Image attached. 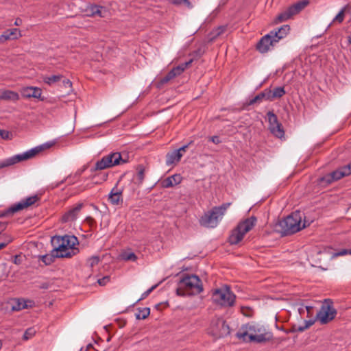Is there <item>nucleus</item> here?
I'll list each match as a JSON object with an SVG mask.
<instances>
[{"mask_svg": "<svg viewBox=\"0 0 351 351\" xmlns=\"http://www.w3.org/2000/svg\"><path fill=\"white\" fill-rule=\"evenodd\" d=\"M237 336L245 341L258 343H266L273 339V334L267 326L254 322L243 326L241 330L237 332Z\"/></svg>", "mask_w": 351, "mask_h": 351, "instance_id": "1", "label": "nucleus"}, {"mask_svg": "<svg viewBox=\"0 0 351 351\" xmlns=\"http://www.w3.org/2000/svg\"><path fill=\"white\" fill-rule=\"evenodd\" d=\"M304 214L300 211H295L279 221L277 226L278 232L282 235L294 234L306 227V221L302 223Z\"/></svg>", "mask_w": 351, "mask_h": 351, "instance_id": "2", "label": "nucleus"}, {"mask_svg": "<svg viewBox=\"0 0 351 351\" xmlns=\"http://www.w3.org/2000/svg\"><path fill=\"white\" fill-rule=\"evenodd\" d=\"M203 291L202 281L196 275H184L178 282L176 293L178 295H193Z\"/></svg>", "mask_w": 351, "mask_h": 351, "instance_id": "3", "label": "nucleus"}, {"mask_svg": "<svg viewBox=\"0 0 351 351\" xmlns=\"http://www.w3.org/2000/svg\"><path fill=\"white\" fill-rule=\"evenodd\" d=\"M230 203H225L220 206H215L211 210L205 213L199 219L202 226L214 228L223 218Z\"/></svg>", "mask_w": 351, "mask_h": 351, "instance_id": "4", "label": "nucleus"}, {"mask_svg": "<svg viewBox=\"0 0 351 351\" xmlns=\"http://www.w3.org/2000/svg\"><path fill=\"white\" fill-rule=\"evenodd\" d=\"M55 145V142H47L40 146H37L32 149H29L23 154L13 156L10 158H6L0 162V169L10 167L19 162L26 160L34 157L37 154L40 152L49 149Z\"/></svg>", "mask_w": 351, "mask_h": 351, "instance_id": "5", "label": "nucleus"}, {"mask_svg": "<svg viewBox=\"0 0 351 351\" xmlns=\"http://www.w3.org/2000/svg\"><path fill=\"white\" fill-rule=\"evenodd\" d=\"M78 244V239L75 236L64 235V239L58 245V249L53 250V253L58 258H71L79 252L75 247Z\"/></svg>", "mask_w": 351, "mask_h": 351, "instance_id": "6", "label": "nucleus"}, {"mask_svg": "<svg viewBox=\"0 0 351 351\" xmlns=\"http://www.w3.org/2000/svg\"><path fill=\"white\" fill-rule=\"evenodd\" d=\"M256 218L251 217L240 222L232 231L228 241L231 245H237L243 238L244 235L249 232L256 224Z\"/></svg>", "mask_w": 351, "mask_h": 351, "instance_id": "7", "label": "nucleus"}, {"mask_svg": "<svg viewBox=\"0 0 351 351\" xmlns=\"http://www.w3.org/2000/svg\"><path fill=\"white\" fill-rule=\"evenodd\" d=\"M128 162V156L124 158L119 152L111 153L98 160L95 163L93 171L103 170L116 165H123Z\"/></svg>", "mask_w": 351, "mask_h": 351, "instance_id": "8", "label": "nucleus"}, {"mask_svg": "<svg viewBox=\"0 0 351 351\" xmlns=\"http://www.w3.org/2000/svg\"><path fill=\"white\" fill-rule=\"evenodd\" d=\"M212 300L213 302L223 306H232L234 304L235 295L227 286L213 291Z\"/></svg>", "mask_w": 351, "mask_h": 351, "instance_id": "9", "label": "nucleus"}, {"mask_svg": "<svg viewBox=\"0 0 351 351\" xmlns=\"http://www.w3.org/2000/svg\"><path fill=\"white\" fill-rule=\"evenodd\" d=\"M308 0L298 1L280 12L274 20L276 23L286 21L300 12L308 4Z\"/></svg>", "mask_w": 351, "mask_h": 351, "instance_id": "10", "label": "nucleus"}, {"mask_svg": "<svg viewBox=\"0 0 351 351\" xmlns=\"http://www.w3.org/2000/svg\"><path fill=\"white\" fill-rule=\"evenodd\" d=\"M337 315V311L332 306V302L328 299L325 300L320 310L317 313L316 318L322 324H327L332 320Z\"/></svg>", "mask_w": 351, "mask_h": 351, "instance_id": "11", "label": "nucleus"}, {"mask_svg": "<svg viewBox=\"0 0 351 351\" xmlns=\"http://www.w3.org/2000/svg\"><path fill=\"white\" fill-rule=\"evenodd\" d=\"M351 174V162L339 167L337 170L332 171L330 173L326 175L325 176L319 179V184H329L333 181L338 180L345 176H348Z\"/></svg>", "mask_w": 351, "mask_h": 351, "instance_id": "12", "label": "nucleus"}, {"mask_svg": "<svg viewBox=\"0 0 351 351\" xmlns=\"http://www.w3.org/2000/svg\"><path fill=\"white\" fill-rule=\"evenodd\" d=\"M210 333L216 338H221L230 333L229 326L220 317H215L210 323Z\"/></svg>", "mask_w": 351, "mask_h": 351, "instance_id": "13", "label": "nucleus"}, {"mask_svg": "<svg viewBox=\"0 0 351 351\" xmlns=\"http://www.w3.org/2000/svg\"><path fill=\"white\" fill-rule=\"evenodd\" d=\"M40 200V197L37 195L29 197L10 207L3 215H12L19 210L27 208Z\"/></svg>", "mask_w": 351, "mask_h": 351, "instance_id": "14", "label": "nucleus"}, {"mask_svg": "<svg viewBox=\"0 0 351 351\" xmlns=\"http://www.w3.org/2000/svg\"><path fill=\"white\" fill-rule=\"evenodd\" d=\"M270 132L277 138H281L285 135L282 125L278 122L277 116L271 111L267 113Z\"/></svg>", "mask_w": 351, "mask_h": 351, "instance_id": "15", "label": "nucleus"}, {"mask_svg": "<svg viewBox=\"0 0 351 351\" xmlns=\"http://www.w3.org/2000/svg\"><path fill=\"white\" fill-rule=\"evenodd\" d=\"M192 61V60H190L188 62H186L173 68L169 72H168V73H167V75H165L160 80V85L167 84L176 76L182 74L184 71L191 64Z\"/></svg>", "mask_w": 351, "mask_h": 351, "instance_id": "16", "label": "nucleus"}, {"mask_svg": "<svg viewBox=\"0 0 351 351\" xmlns=\"http://www.w3.org/2000/svg\"><path fill=\"white\" fill-rule=\"evenodd\" d=\"M277 43V39L274 38L271 34L269 32L268 34L264 36L258 42L256 45V49L262 53H266L269 50L271 46H274Z\"/></svg>", "mask_w": 351, "mask_h": 351, "instance_id": "17", "label": "nucleus"}, {"mask_svg": "<svg viewBox=\"0 0 351 351\" xmlns=\"http://www.w3.org/2000/svg\"><path fill=\"white\" fill-rule=\"evenodd\" d=\"M83 206L84 204L82 203H78L73 208L69 209L62 215L61 219L62 222L67 223L75 221Z\"/></svg>", "mask_w": 351, "mask_h": 351, "instance_id": "18", "label": "nucleus"}, {"mask_svg": "<svg viewBox=\"0 0 351 351\" xmlns=\"http://www.w3.org/2000/svg\"><path fill=\"white\" fill-rule=\"evenodd\" d=\"M118 183L111 190L108 195V201L113 205H119L123 202V189L117 186Z\"/></svg>", "mask_w": 351, "mask_h": 351, "instance_id": "19", "label": "nucleus"}, {"mask_svg": "<svg viewBox=\"0 0 351 351\" xmlns=\"http://www.w3.org/2000/svg\"><path fill=\"white\" fill-rule=\"evenodd\" d=\"M21 36V31L18 28H14L5 31L0 36V42L3 43L8 40H14Z\"/></svg>", "mask_w": 351, "mask_h": 351, "instance_id": "20", "label": "nucleus"}, {"mask_svg": "<svg viewBox=\"0 0 351 351\" xmlns=\"http://www.w3.org/2000/svg\"><path fill=\"white\" fill-rule=\"evenodd\" d=\"M42 90L37 87H26L23 90V95L25 97L40 98Z\"/></svg>", "mask_w": 351, "mask_h": 351, "instance_id": "21", "label": "nucleus"}, {"mask_svg": "<svg viewBox=\"0 0 351 351\" xmlns=\"http://www.w3.org/2000/svg\"><path fill=\"white\" fill-rule=\"evenodd\" d=\"M270 101V97L267 92V89H265L261 93H258L257 95H256L254 98L250 99L249 102L246 104L247 106L254 105L255 104H260L263 101Z\"/></svg>", "mask_w": 351, "mask_h": 351, "instance_id": "22", "label": "nucleus"}, {"mask_svg": "<svg viewBox=\"0 0 351 351\" xmlns=\"http://www.w3.org/2000/svg\"><path fill=\"white\" fill-rule=\"evenodd\" d=\"M182 157V153H179L177 150L169 152L166 155V165L170 166L178 162Z\"/></svg>", "mask_w": 351, "mask_h": 351, "instance_id": "23", "label": "nucleus"}, {"mask_svg": "<svg viewBox=\"0 0 351 351\" xmlns=\"http://www.w3.org/2000/svg\"><path fill=\"white\" fill-rule=\"evenodd\" d=\"M180 182V176L179 175L176 174L163 180L161 182V185L163 188H170L178 184Z\"/></svg>", "mask_w": 351, "mask_h": 351, "instance_id": "24", "label": "nucleus"}, {"mask_svg": "<svg viewBox=\"0 0 351 351\" xmlns=\"http://www.w3.org/2000/svg\"><path fill=\"white\" fill-rule=\"evenodd\" d=\"M290 27L288 25H285L278 29V31H271L270 33L273 36L274 38L277 39V43L279 40L283 38L289 32Z\"/></svg>", "mask_w": 351, "mask_h": 351, "instance_id": "25", "label": "nucleus"}, {"mask_svg": "<svg viewBox=\"0 0 351 351\" xmlns=\"http://www.w3.org/2000/svg\"><path fill=\"white\" fill-rule=\"evenodd\" d=\"M268 94L270 97V101H273L276 99L281 98L283 95H285L286 91L284 88V87L278 86L274 88L273 90H271L269 88H267Z\"/></svg>", "mask_w": 351, "mask_h": 351, "instance_id": "26", "label": "nucleus"}, {"mask_svg": "<svg viewBox=\"0 0 351 351\" xmlns=\"http://www.w3.org/2000/svg\"><path fill=\"white\" fill-rule=\"evenodd\" d=\"M0 99L5 101H17L19 99V95L14 91L6 90L0 93Z\"/></svg>", "mask_w": 351, "mask_h": 351, "instance_id": "27", "label": "nucleus"}, {"mask_svg": "<svg viewBox=\"0 0 351 351\" xmlns=\"http://www.w3.org/2000/svg\"><path fill=\"white\" fill-rule=\"evenodd\" d=\"M27 308L26 302L23 299H16L14 300L13 304L12 305V310L13 311H19L22 309Z\"/></svg>", "mask_w": 351, "mask_h": 351, "instance_id": "28", "label": "nucleus"}, {"mask_svg": "<svg viewBox=\"0 0 351 351\" xmlns=\"http://www.w3.org/2000/svg\"><path fill=\"white\" fill-rule=\"evenodd\" d=\"M226 30V26L222 25L217 27L216 29H213L210 33V40L213 41L215 40L218 36H221L222 34H223Z\"/></svg>", "mask_w": 351, "mask_h": 351, "instance_id": "29", "label": "nucleus"}, {"mask_svg": "<svg viewBox=\"0 0 351 351\" xmlns=\"http://www.w3.org/2000/svg\"><path fill=\"white\" fill-rule=\"evenodd\" d=\"M62 78V75H53L51 76H44L43 77V80L45 83L51 86V85L59 82Z\"/></svg>", "mask_w": 351, "mask_h": 351, "instance_id": "30", "label": "nucleus"}, {"mask_svg": "<svg viewBox=\"0 0 351 351\" xmlns=\"http://www.w3.org/2000/svg\"><path fill=\"white\" fill-rule=\"evenodd\" d=\"M149 314L150 308L145 307L143 308H138V312L135 314V316L137 319H145L149 315Z\"/></svg>", "mask_w": 351, "mask_h": 351, "instance_id": "31", "label": "nucleus"}, {"mask_svg": "<svg viewBox=\"0 0 351 351\" xmlns=\"http://www.w3.org/2000/svg\"><path fill=\"white\" fill-rule=\"evenodd\" d=\"M349 9V5H346L344 6L341 11L337 14V15L332 20V23L337 22L339 23H341L343 21L345 13L348 12Z\"/></svg>", "mask_w": 351, "mask_h": 351, "instance_id": "32", "label": "nucleus"}, {"mask_svg": "<svg viewBox=\"0 0 351 351\" xmlns=\"http://www.w3.org/2000/svg\"><path fill=\"white\" fill-rule=\"evenodd\" d=\"M56 258H58V256H55L52 250L51 254L43 255L40 257V259L46 265H49L55 261Z\"/></svg>", "mask_w": 351, "mask_h": 351, "instance_id": "33", "label": "nucleus"}, {"mask_svg": "<svg viewBox=\"0 0 351 351\" xmlns=\"http://www.w3.org/2000/svg\"><path fill=\"white\" fill-rule=\"evenodd\" d=\"M102 7L97 5H91L90 8V14L89 15L92 16H98L100 17H103L104 15L102 14Z\"/></svg>", "mask_w": 351, "mask_h": 351, "instance_id": "34", "label": "nucleus"}, {"mask_svg": "<svg viewBox=\"0 0 351 351\" xmlns=\"http://www.w3.org/2000/svg\"><path fill=\"white\" fill-rule=\"evenodd\" d=\"M64 239V236H54L51 238V243L53 246V250L58 249V245H60L62 241Z\"/></svg>", "mask_w": 351, "mask_h": 351, "instance_id": "35", "label": "nucleus"}, {"mask_svg": "<svg viewBox=\"0 0 351 351\" xmlns=\"http://www.w3.org/2000/svg\"><path fill=\"white\" fill-rule=\"evenodd\" d=\"M136 179L139 184H142L145 178V169L142 165L138 167Z\"/></svg>", "mask_w": 351, "mask_h": 351, "instance_id": "36", "label": "nucleus"}, {"mask_svg": "<svg viewBox=\"0 0 351 351\" xmlns=\"http://www.w3.org/2000/svg\"><path fill=\"white\" fill-rule=\"evenodd\" d=\"M169 1L176 5L184 4L189 9L193 8L191 3L189 0H169Z\"/></svg>", "mask_w": 351, "mask_h": 351, "instance_id": "37", "label": "nucleus"}, {"mask_svg": "<svg viewBox=\"0 0 351 351\" xmlns=\"http://www.w3.org/2000/svg\"><path fill=\"white\" fill-rule=\"evenodd\" d=\"M36 334V330L34 328H27L23 335V339L28 340L32 338Z\"/></svg>", "mask_w": 351, "mask_h": 351, "instance_id": "38", "label": "nucleus"}, {"mask_svg": "<svg viewBox=\"0 0 351 351\" xmlns=\"http://www.w3.org/2000/svg\"><path fill=\"white\" fill-rule=\"evenodd\" d=\"M122 258L125 261H134L136 260L137 257L136 254L133 252H125L123 253L122 255Z\"/></svg>", "mask_w": 351, "mask_h": 351, "instance_id": "39", "label": "nucleus"}, {"mask_svg": "<svg viewBox=\"0 0 351 351\" xmlns=\"http://www.w3.org/2000/svg\"><path fill=\"white\" fill-rule=\"evenodd\" d=\"M100 261V258L98 256H93L88 260V265L90 267H93L97 265Z\"/></svg>", "mask_w": 351, "mask_h": 351, "instance_id": "40", "label": "nucleus"}, {"mask_svg": "<svg viewBox=\"0 0 351 351\" xmlns=\"http://www.w3.org/2000/svg\"><path fill=\"white\" fill-rule=\"evenodd\" d=\"M315 323V320H308L304 321V326H299L297 329L299 332H303L306 329L308 328L310 326H311Z\"/></svg>", "mask_w": 351, "mask_h": 351, "instance_id": "41", "label": "nucleus"}, {"mask_svg": "<svg viewBox=\"0 0 351 351\" xmlns=\"http://www.w3.org/2000/svg\"><path fill=\"white\" fill-rule=\"evenodd\" d=\"M157 286H158V285H155L152 286V287H150L149 289H147L146 291H145L142 294L141 298L138 300H141L146 298L157 287Z\"/></svg>", "mask_w": 351, "mask_h": 351, "instance_id": "42", "label": "nucleus"}, {"mask_svg": "<svg viewBox=\"0 0 351 351\" xmlns=\"http://www.w3.org/2000/svg\"><path fill=\"white\" fill-rule=\"evenodd\" d=\"M110 281V277L108 276H104L97 280V282L101 286L106 285Z\"/></svg>", "mask_w": 351, "mask_h": 351, "instance_id": "43", "label": "nucleus"}, {"mask_svg": "<svg viewBox=\"0 0 351 351\" xmlns=\"http://www.w3.org/2000/svg\"><path fill=\"white\" fill-rule=\"evenodd\" d=\"M209 141L212 143L218 145L221 143V141L220 140V138L218 136H213L209 137Z\"/></svg>", "mask_w": 351, "mask_h": 351, "instance_id": "44", "label": "nucleus"}, {"mask_svg": "<svg viewBox=\"0 0 351 351\" xmlns=\"http://www.w3.org/2000/svg\"><path fill=\"white\" fill-rule=\"evenodd\" d=\"M193 143V141H190L188 144L185 145H183L182 147H181L180 148H179L178 149H176L178 152H179V153H182V155L184 154V152H186L187 148L189 147L190 145H191L192 143Z\"/></svg>", "mask_w": 351, "mask_h": 351, "instance_id": "45", "label": "nucleus"}, {"mask_svg": "<svg viewBox=\"0 0 351 351\" xmlns=\"http://www.w3.org/2000/svg\"><path fill=\"white\" fill-rule=\"evenodd\" d=\"M0 136L3 139H8L10 137V133L6 130H0Z\"/></svg>", "mask_w": 351, "mask_h": 351, "instance_id": "46", "label": "nucleus"}, {"mask_svg": "<svg viewBox=\"0 0 351 351\" xmlns=\"http://www.w3.org/2000/svg\"><path fill=\"white\" fill-rule=\"evenodd\" d=\"M242 313L246 316V317H251L252 316V310L250 308H242Z\"/></svg>", "mask_w": 351, "mask_h": 351, "instance_id": "47", "label": "nucleus"}, {"mask_svg": "<svg viewBox=\"0 0 351 351\" xmlns=\"http://www.w3.org/2000/svg\"><path fill=\"white\" fill-rule=\"evenodd\" d=\"M205 52L204 47H200L197 51H195V53L197 56H202Z\"/></svg>", "mask_w": 351, "mask_h": 351, "instance_id": "48", "label": "nucleus"}, {"mask_svg": "<svg viewBox=\"0 0 351 351\" xmlns=\"http://www.w3.org/2000/svg\"><path fill=\"white\" fill-rule=\"evenodd\" d=\"M50 284L47 282H45L41 283L39 285V288L42 289H47L49 287Z\"/></svg>", "mask_w": 351, "mask_h": 351, "instance_id": "49", "label": "nucleus"}, {"mask_svg": "<svg viewBox=\"0 0 351 351\" xmlns=\"http://www.w3.org/2000/svg\"><path fill=\"white\" fill-rule=\"evenodd\" d=\"M85 221L87 222L89 225L92 226L93 223H95V220L92 217H87L85 219Z\"/></svg>", "mask_w": 351, "mask_h": 351, "instance_id": "50", "label": "nucleus"}, {"mask_svg": "<svg viewBox=\"0 0 351 351\" xmlns=\"http://www.w3.org/2000/svg\"><path fill=\"white\" fill-rule=\"evenodd\" d=\"M63 83H64V85L65 86V87H69V88L71 87L72 83L69 80H68V79L64 80Z\"/></svg>", "mask_w": 351, "mask_h": 351, "instance_id": "51", "label": "nucleus"}, {"mask_svg": "<svg viewBox=\"0 0 351 351\" xmlns=\"http://www.w3.org/2000/svg\"><path fill=\"white\" fill-rule=\"evenodd\" d=\"M347 254H349V250H343L339 251V252H337L336 254V256H343V255H346Z\"/></svg>", "mask_w": 351, "mask_h": 351, "instance_id": "52", "label": "nucleus"}, {"mask_svg": "<svg viewBox=\"0 0 351 351\" xmlns=\"http://www.w3.org/2000/svg\"><path fill=\"white\" fill-rule=\"evenodd\" d=\"M7 226V223L5 222H0V233L3 232Z\"/></svg>", "mask_w": 351, "mask_h": 351, "instance_id": "53", "label": "nucleus"}, {"mask_svg": "<svg viewBox=\"0 0 351 351\" xmlns=\"http://www.w3.org/2000/svg\"><path fill=\"white\" fill-rule=\"evenodd\" d=\"M11 241H12V239H9L8 241V242H6V243H4V242L0 243V250L4 248Z\"/></svg>", "mask_w": 351, "mask_h": 351, "instance_id": "54", "label": "nucleus"}, {"mask_svg": "<svg viewBox=\"0 0 351 351\" xmlns=\"http://www.w3.org/2000/svg\"><path fill=\"white\" fill-rule=\"evenodd\" d=\"M22 24V19H20V18H17L16 20H15V22H14V25L16 26H20Z\"/></svg>", "mask_w": 351, "mask_h": 351, "instance_id": "55", "label": "nucleus"}, {"mask_svg": "<svg viewBox=\"0 0 351 351\" xmlns=\"http://www.w3.org/2000/svg\"><path fill=\"white\" fill-rule=\"evenodd\" d=\"M70 178V176H68L67 178H66L65 179L62 180L61 182H60L59 183H57L55 186H53V188L54 187H58L60 184L64 183L66 180L69 179Z\"/></svg>", "mask_w": 351, "mask_h": 351, "instance_id": "56", "label": "nucleus"}, {"mask_svg": "<svg viewBox=\"0 0 351 351\" xmlns=\"http://www.w3.org/2000/svg\"><path fill=\"white\" fill-rule=\"evenodd\" d=\"M84 169L81 170V171H77L75 173V175H74V178H79V177L81 176V174L82 173V172L84 171Z\"/></svg>", "mask_w": 351, "mask_h": 351, "instance_id": "57", "label": "nucleus"}, {"mask_svg": "<svg viewBox=\"0 0 351 351\" xmlns=\"http://www.w3.org/2000/svg\"><path fill=\"white\" fill-rule=\"evenodd\" d=\"M306 309L307 313L310 314L311 311L313 310V307L307 306H306Z\"/></svg>", "mask_w": 351, "mask_h": 351, "instance_id": "58", "label": "nucleus"}, {"mask_svg": "<svg viewBox=\"0 0 351 351\" xmlns=\"http://www.w3.org/2000/svg\"><path fill=\"white\" fill-rule=\"evenodd\" d=\"M349 43L351 45V34L348 38Z\"/></svg>", "mask_w": 351, "mask_h": 351, "instance_id": "59", "label": "nucleus"}, {"mask_svg": "<svg viewBox=\"0 0 351 351\" xmlns=\"http://www.w3.org/2000/svg\"><path fill=\"white\" fill-rule=\"evenodd\" d=\"M1 346H2V343H1V341H0V349L1 348Z\"/></svg>", "mask_w": 351, "mask_h": 351, "instance_id": "60", "label": "nucleus"}, {"mask_svg": "<svg viewBox=\"0 0 351 351\" xmlns=\"http://www.w3.org/2000/svg\"><path fill=\"white\" fill-rule=\"evenodd\" d=\"M73 183H74V182H70L69 184H73Z\"/></svg>", "mask_w": 351, "mask_h": 351, "instance_id": "61", "label": "nucleus"}, {"mask_svg": "<svg viewBox=\"0 0 351 351\" xmlns=\"http://www.w3.org/2000/svg\"><path fill=\"white\" fill-rule=\"evenodd\" d=\"M349 254H351V249L349 250Z\"/></svg>", "mask_w": 351, "mask_h": 351, "instance_id": "62", "label": "nucleus"}]
</instances>
